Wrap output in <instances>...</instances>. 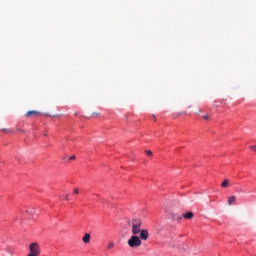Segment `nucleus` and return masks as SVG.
Instances as JSON below:
<instances>
[{
	"label": "nucleus",
	"mask_w": 256,
	"mask_h": 256,
	"mask_svg": "<svg viewBox=\"0 0 256 256\" xmlns=\"http://www.w3.org/2000/svg\"><path fill=\"white\" fill-rule=\"evenodd\" d=\"M130 225L132 227V235H139V233H141L142 231V227H143V221H141V219L139 218H134L132 219V221L130 222Z\"/></svg>",
	"instance_id": "f257e3e1"
},
{
	"label": "nucleus",
	"mask_w": 256,
	"mask_h": 256,
	"mask_svg": "<svg viewBox=\"0 0 256 256\" xmlns=\"http://www.w3.org/2000/svg\"><path fill=\"white\" fill-rule=\"evenodd\" d=\"M29 253L27 256H39L41 255V248L39 246V243L37 242H34V243H31L30 246H29Z\"/></svg>",
	"instance_id": "f03ea898"
},
{
	"label": "nucleus",
	"mask_w": 256,
	"mask_h": 256,
	"mask_svg": "<svg viewBox=\"0 0 256 256\" xmlns=\"http://www.w3.org/2000/svg\"><path fill=\"white\" fill-rule=\"evenodd\" d=\"M128 245L129 247H141V238H139V236L133 234L132 237H130V239L128 240Z\"/></svg>",
	"instance_id": "7ed1b4c3"
},
{
	"label": "nucleus",
	"mask_w": 256,
	"mask_h": 256,
	"mask_svg": "<svg viewBox=\"0 0 256 256\" xmlns=\"http://www.w3.org/2000/svg\"><path fill=\"white\" fill-rule=\"evenodd\" d=\"M139 233H140L139 239H142L143 241H147V239H149V231L142 229Z\"/></svg>",
	"instance_id": "20e7f679"
},
{
	"label": "nucleus",
	"mask_w": 256,
	"mask_h": 256,
	"mask_svg": "<svg viewBox=\"0 0 256 256\" xmlns=\"http://www.w3.org/2000/svg\"><path fill=\"white\" fill-rule=\"evenodd\" d=\"M39 115H41V112L35 111V110H30V111L26 112L25 117H32V116L37 117Z\"/></svg>",
	"instance_id": "39448f33"
},
{
	"label": "nucleus",
	"mask_w": 256,
	"mask_h": 256,
	"mask_svg": "<svg viewBox=\"0 0 256 256\" xmlns=\"http://www.w3.org/2000/svg\"><path fill=\"white\" fill-rule=\"evenodd\" d=\"M83 243L87 244L89 241H91V234L86 233L82 238Z\"/></svg>",
	"instance_id": "423d86ee"
},
{
	"label": "nucleus",
	"mask_w": 256,
	"mask_h": 256,
	"mask_svg": "<svg viewBox=\"0 0 256 256\" xmlns=\"http://www.w3.org/2000/svg\"><path fill=\"white\" fill-rule=\"evenodd\" d=\"M184 219H193V212H187L183 214Z\"/></svg>",
	"instance_id": "0eeeda50"
},
{
	"label": "nucleus",
	"mask_w": 256,
	"mask_h": 256,
	"mask_svg": "<svg viewBox=\"0 0 256 256\" xmlns=\"http://www.w3.org/2000/svg\"><path fill=\"white\" fill-rule=\"evenodd\" d=\"M235 201H236L235 196H230L228 198V205H234Z\"/></svg>",
	"instance_id": "6e6552de"
},
{
	"label": "nucleus",
	"mask_w": 256,
	"mask_h": 256,
	"mask_svg": "<svg viewBox=\"0 0 256 256\" xmlns=\"http://www.w3.org/2000/svg\"><path fill=\"white\" fill-rule=\"evenodd\" d=\"M229 186V180L228 179H225L222 184H221V187L225 188V187H228Z\"/></svg>",
	"instance_id": "1a4fd4ad"
},
{
	"label": "nucleus",
	"mask_w": 256,
	"mask_h": 256,
	"mask_svg": "<svg viewBox=\"0 0 256 256\" xmlns=\"http://www.w3.org/2000/svg\"><path fill=\"white\" fill-rule=\"evenodd\" d=\"M26 213H29L30 215H35V208H32L30 210H26Z\"/></svg>",
	"instance_id": "9d476101"
},
{
	"label": "nucleus",
	"mask_w": 256,
	"mask_h": 256,
	"mask_svg": "<svg viewBox=\"0 0 256 256\" xmlns=\"http://www.w3.org/2000/svg\"><path fill=\"white\" fill-rule=\"evenodd\" d=\"M113 247H115V243L109 242L108 249H113Z\"/></svg>",
	"instance_id": "9b49d317"
},
{
	"label": "nucleus",
	"mask_w": 256,
	"mask_h": 256,
	"mask_svg": "<svg viewBox=\"0 0 256 256\" xmlns=\"http://www.w3.org/2000/svg\"><path fill=\"white\" fill-rule=\"evenodd\" d=\"M145 153L146 155H148V157H151V155H153V152L151 150H146Z\"/></svg>",
	"instance_id": "f8f14e48"
},
{
	"label": "nucleus",
	"mask_w": 256,
	"mask_h": 256,
	"mask_svg": "<svg viewBox=\"0 0 256 256\" xmlns=\"http://www.w3.org/2000/svg\"><path fill=\"white\" fill-rule=\"evenodd\" d=\"M73 194L74 195H79V188H74Z\"/></svg>",
	"instance_id": "ddd939ff"
},
{
	"label": "nucleus",
	"mask_w": 256,
	"mask_h": 256,
	"mask_svg": "<svg viewBox=\"0 0 256 256\" xmlns=\"http://www.w3.org/2000/svg\"><path fill=\"white\" fill-rule=\"evenodd\" d=\"M250 149H251L252 151H256V145L250 146Z\"/></svg>",
	"instance_id": "4468645a"
},
{
	"label": "nucleus",
	"mask_w": 256,
	"mask_h": 256,
	"mask_svg": "<svg viewBox=\"0 0 256 256\" xmlns=\"http://www.w3.org/2000/svg\"><path fill=\"white\" fill-rule=\"evenodd\" d=\"M64 199H65L66 201H69V194H66V195L64 196Z\"/></svg>",
	"instance_id": "2eb2a0df"
},
{
	"label": "nucleus",
	"mask_w": 256,
	"mask_h": 256,
	"mask_svg": "<svg viewBox=\"0 0 256 256\" xmlns=\"http://www.w3.org/2000/svg\"><path fill=\"white\" fill-rule=\"evenodd\" d=\"M95 115L99 116V115H101V114H100V113H95V112H94V113L92 114V116H93V117H95Z\"/></svg>",
	"instance_id": "dca6fc26"
},
{
	"label": "nucleus",
	"mask_w": 256,
	"mask_h": 256,
	"mask_svg": "<svg viewBox=\"0 0 256 256\" xmlns=\"http://www.w3.org/2000/svg\"><path fill=\"white\" fill-rule=\"evenodd\" d=\"M203 119H206V120L209 119V115H204Z\"/></svg>",
	"instance_id": "f3484780"
},
{
	"label": "nucleus",
	"mask_w": 256,
	"mask_h": 256,
	"mask_svg": "<svg viewBox=\"0 0 256 256\" xmlns=\"http://www.w3.org/2000/svg\"><path fill=\"white\" fill-rule=\"evenodd\" d=\"M181 219H182L181 216H178V217H177V220H178V221H181Z\"/></svg>",
	"instance_id": "a211bd4d"
},
{
	"label": "nucleus",
	"mask_w": 256,
	"mask_h": 256,
	"mask_svg": "<svg viewBox=\"0 0 256 256\" xmlns=\"http://www.w3.org/2000/svg\"><path fill=\"white\" fill-rule=\"evenodd\" d=\"M2 131H3L4 133H7V129H2Z\"/></svg>",
	"instance_id": "6ab92c4d"
},
{
	"label": "nucleus",
	"mask_w": 256,
	"mask_h": 256,
	"mask_svg": "<svg viewBox=\"0 0 256 256\" xmlns=\"http://www.w3.org/2000/svg\"><path fill=\"white\" fill-rule=\"evenodd\" d=\"M70 159H71V161H73L75 159V156H72Z\"/></svg>",
	"instance_id": "aec40b11"
},
{
	"label": "nucleus",
	"mask_w": 256,
	"mask_h": 256,
	"mask_svg": "<svg viewBox=\"0 0 256 256\" xmlns=\"http://www.w3.org/2000/svg\"><path fill=\"white\" fill-rule=\"evenodd\" d=\"M153 118L155 119V115H153Z\"/></svg>",
	"instance_id": "412c9836"
}]
</instances>
